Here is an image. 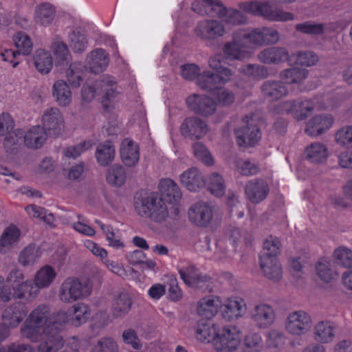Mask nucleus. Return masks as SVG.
I'll return each instance as SVG.
<instances>
[{
	"instance_id": "nucleus-1",
	"label": "nucleus",
	"mask_w": 352,
	"mask_h": 352,
	"mask_svg": "<svg viewBox=\"0 0 352 352\" xmlns=\"http://www.w3.org/2000/svg\"><path fill=\"white\" fill-rule=\"evenodd\" d=\"M69 321V316L65 311L52 314L45 305H40L34 309L21 328L24 338L32 342H47L56 349L61 345L60 332Z\"/></svg>"
},
{
	"instance_id": "nucleus-2",
	"label": "nucleus",
	"mask_w": 352,
	"mask_h": 352,
	"mask_svg": "<svg viewBox=\"0 0 352 352\" xmlns=\"http://www.w3.org/2000/svg\"><path fill=\"white\" fill-rule=\"evenodd\" d=\"M135 208L142 217H148L157 223L164 221L168 217L165 202L155 193H151L145 197L137 198Z\"/></svg>"
},
{
	"instance_id": "nucleus-3",
	"label": "nucleus",
	"mask_w": 352,
	"mask_h": 352,
	"mask_svg": "<svg viewBox=\"0 0 352 352\" xmlns=\"http://www.w3.org/2000/svg\"><path fill=\"white\" fill-rule=\"evenodd\" d=\"M239 8L243 12L254 16H262L271 21H287L294 19V15L280 9L273 8L268 1L253 0L241 2Z\"/></svg>"
},
{
	"instance_id": "nucleus-4",
	"label": "nucleus",
	"mask_w": 352,
	"mask_h": 352,
	"mask_svg": "<svg viewBox=\"0 0 352 352\" xmlns=\"http://www.w3.org/2000/svg\"><path fill=\"white\" fill-rule=\"evenodd\" d=\"M91 292V287L87 282H81L76 278H68L61 284L58 297L62 302L71 303L88 296Z\"/></svg>"
},
{
	"instance_id": "nucleus-5",
	"label": "nucleus",
	"mask_w": 352,
	"mask_h": 352,
	"mask_svg": "<svg viewBox=\"0 0 352 352\" xmlns=\"http://www.w3.org/2000/svg\"><path fill=\"white\" fill-rule=\"evenodd\" d=\"M241 337L239 332L234 327L219 328L214 340V349L220 352H234L239 346Z\"/></svg>"
},
{
	"instance_id": "nucleus-6",
	"label": "nucleus",
	"mask_w": 352,
	"mask_h": 352,
	"mask_svg": "<svg viewBox=\"0 0 352 352\" xmlns=\"http://www.w3.org/2000/svg\"><path fill=\"white\" fill-rule=\"evenodd\" d=\"M243 122L245 125L235 131L237 144L239 146H254L261 138L260 129L252 117L246 116Z\"/></svg>"
},
{
	"instance_id": "nucleus-7",
	"label": "nucleus",
	"mask_w": 352,
	"mask_h": 352,
	"mask_svg": "<svg viewBox=\"0 0 352 352\" xmlns=\"http://www.w3.org/2000/svg\"><path fill=\"white\" fill-rule=\"evenodd\" d=\"M285 327L292 335L305 334L311 327V316L304 311H294L288 315Z\"/></svg>"
},
{
	"instance_id": "nucleus-8",
	"label": "nucleus",
	"mask_w": 352,
	"mask_h": 352,
	"mask_svg": "<svg viewBox=\"0 0 352 352\" xmlns=\"http://www.w3.org/2000/svg\"><path fill=\"white\" fill-rule=\"evenodd\" d=\"M188 107L196 114L208 117L217 110V102L210 97L193 94L186 99Z\"/></svg>"
},
{
	"instance_id": "nucleus-9",
	"label": "nucleus",
	"mask_w": 352,
	"mask_h": 352,
	"mask_svg": "<svg viewBox=\"0 0 352 352\" xmlns=\"http://www.w3.org/2000/svg\"><path fill=\"white\" fill-rule=\"evenodd\" d=\"M238 30L232 34V41L227 42L223 47V52L226 58L230 60H243L250 56L247 50L248 46Z\"/></svg>"
},
{
	"instance_id": "nucleus-10",
	"label": "nucleus",
	"mask_w": 352,
	"mask_h": 352,
	"mask_svg": "<svg viewBox=\"0 0 352 352\" xmlns=\"http://www.w3.org/2000/svg\"><path fill=\"white\" fill-rule=\"evenodd\" d=\"M195 32L197 36L205 40H214L224 35V25L216 19H205L199 21Z\"/></svg>"
},
{
	"instance_id": "nucleus-11",
	"label": "nucleus",
	"mask_w": 352,
	"mask_h": 352,
	"mask_svg": "<svg viewBox=\"0 0 352 352\" xmlns=\"http://www.w3.org/2000/svg\"><path fill=\"white\" fill-rule=\"evenodd\" d=\"M190 222L199 227H207L213 218V208L208 203L199 201L194 204L188 210Z\"/></svg>"
},
{
	"instance_id": "nucleus-12",
	"label": "nucleus",
	"mask_w": 352,
	"mask_h": 352,
	"mask_svg": "<svg viewBox=\"0 0 352 352\" xmlns=\"http://www.w3.org/2000/svg\"><path fill=\"white\" fill-rule=\"evenodd\" d=\"M180 131L186 138L200 139L208 131L207 123L197 117L186 118L182 123Z\"/></svg>"
},
{
	"instance_id": "nucleus-13",
	"label": "nucleus",
	"mask_w": 352,
	"mask_h": 352,
	"mask_svg": "<svg viewBox=\"0 0 352 352\" xmlns=\"http://www.w3.org/2000/svg\"><path fill=\"white\" fill-rule=\"evenodd\" d=\"M43 128L50 136L56 137L63 129V119L60 111L56 107L46 109L42 117Z\"/></svg>"
},
{
	"instance_id": "nucleus-14",
	"label": "nucleus",
	"mask_w": 352,
	"mask_h": 352,
	"mask_svg": "<svg viewBox=\"0 0 352 352\" xmlns=\"http://www.w3.org/2000/svg\"><path fill=\"white\" fill-rule=\"evenodd\" d=\"M268 192V185L262 179H252L245 186V196L253 204H257L264 200Z\"/></svg>"
},
{
	"instance_id": "nucleus-15",
	"label": "nucleus",
	"mask_w": 352,
	"mask_h": 352,
	"mask_svg": "<svg viewBox=\"0 0 352 352\" xmlns=\"http://www.w3.org/2000/svg\"><path fill=\"white\" fill-rule=\"evenodd\" d=\"M258 60L266 65H278L288 61L289 54L288 50L283 47H267L257 54Z\"/></svg>"
},
{
	"instance_id": "nucleus-16",
	"label": "nucleus",
	"mask_w": 352,
	"mask_h": 352,
	"mask_svg": "<svg viewBox=\"0 0 352 352\" xmlns=\"http://www.w3.org/2000/svg\"><path fill=\"white\" fill-rule=\"evenodd\" d=\"M333 121V118L330 114L316 116L307 122L305 133L309 136L321 135L331 127Z\"/></svg>"
},
{
	"instance_id": "nucleus-17",
	"label": "nucleus",
	"mask_w": 352,
	"mask_h": 352,
	"mask_svg": "<svg viewBox=\"0 0 352 352\" xmlns=\"http://www.w3.org/2000/svg\"><path fill=\"white\" fill-rule=\"evenodd\" d=\"M27 314V307L21 302H16L3 311L2 318L10 327L14 328L23 320Z\"/></svg>"
},
{
	"instance_id": "nucleus-18",
	"label": "nucleus",
	"mask_w": 352,
	"mask_h": 352,
	"mask_svg": "<svg viewBox=\"0 0 352 352\" xmlns=\"http://www.w3.org/2000/svg\"><path fill=\"white\" fill-rule=\"evenodd\" d=\"M251 318L258 327L265 329L274 322L275 313L271 306L259 304L252 310Z\"/></svg>"
},
{
	"instance_id": "nucleus-19",
	"label": "nucleus",
	"mask_w": 352,
	"mask_h": 352,
	"mask_svg": "<svg viewBox=\"0 0 352 352\" xmlns=\"http://www.w3.org/2000/svg\"><path fill=\"white\" fill-rule=\"evenodd\" d=\"M261 91L268 100L276 101L287 96L288 89L282 80H268L263 83Z\"/></svg>"
},
{
	"instance_id": "nucleus-20",
	"label": "nucleus",
	"mask_w": 352,
	"mask_h": 352,
	"mask_svg": "<svg viewBox=\"0 0 352 352\" xmlns=\"http://www.w3.org/2000/svg\"><path fill=\"white\" fill-rule=\"evenodd\" d=\"M120 157L126 166L134 167L140 160V149L137 143L129 139L124 140L120 145Z\"/></svg>"
},
{
	"instance_id": "nucleus-21",
	"label": "nucleus",
	"mask_w": 352,
	"mask_h": 352,
	"mask_svg": "<svg viewBox=\"0 0 352 352\" xmlns=\"http://www.w3.org/2000/svg\"><path fill=\"white\" fill-rule=\"evenodd\" d=\"M182 184L188 190L195 192L204 187L206 180L201 173L196 168H190L180 175Z\"/></svg>"
},
{
	"instance_id": "nucleus-22",
	"label": "nucleus",
	"mask_w": 352,
	"mask_h": 352,
	"mask_svg": "<svg viewBox=\"0 0 352 352\" xmlns=\"http://www.w3.org/2000/svg\"><path fill=\"white\" fill-rule=\"evenodd\" d=\"M221 305L220 297L216 296L205 297L198 302L197 313L203 318L210 320L217 314Z\"/></svg>"
},
{
	"instance_id": "nucleus-23",
	"label": "nucleus",
	"mask_w": 352,
	"mask_h": 352,
	"mask_svg": "<svg viewBox=\"0 0 352 352\" xmlns=\"http://www.w3.org/2000/svg\"><path fill=\"white\" fill-rule=\"evenodd\" d=\"M160 198L169 204L178 203L182 198V192L177 184L170 179H163L160 182Z\"/></svg>"
},
{
	"instance_id": "nucleus-24",
	"label": "nucleus",
	"mask_w": 352,
	"mask_h": 352,
	"mask_svg": "<svg viewBox=\"0 0 352 352\" xmlns=\"http://www.w3.org/2000/svg\"><path fill=\"white\" fill-rule=\"evenodd\" d=\"M132 300L126 292H120L113 296L111 304V314L114 318H120L126 316L130 311Z\"/></svg>"
},
{
	"instance_id": "nucleus-25",
	"label": "nucleus",
	"mask_w": 352,
	"mask_h": 352,
	"mask_svg": "<svg viewBox=\"0 0 352 352\" xmlns=\"http://www.w3.org/2000/svg\"><path fill=\"white\" fill-rule=\"evenodd\" d=\"M47 133L39 126H34L24 133L23 142L26 146L30 148H41L47 140Z\"/></svg>"
},
{
	"instance_id": "nucleus-26",
	"label": "nucleus",
	"mask_w": 352,
	"mask_h": 352,
	"mask_svg": "<svg viewBox=\"0 0 352 352\" xmlns=\"http://www.w3.org/2000/svg\"><path fill=\"white\" fill-rule=\"evenodd\" d=\"M56 16V9L50 3H42L35 7L34 21L36 24L48 26L52 23Z\"/></svg>"
},
{
	"instance_id": "nucleus-27",
	"label": "nucleus",
	"mask_w": 352,
	"mask_h": 352,
	"mask_svg": "<svg viewBox=\"0 0 352 352\" xmlns=\"http://www.w3.org/2000/svg\"><path fill=\"white\" fill-rule=\"evenodd\" d=\"M260 267L264 275L274 281H277L282 276V268L276 257H263L259 259Z\"/></svg>"
},
{
	"instance_id": "nucleus-28",
	"label": "nucleus",
	"mask_w": 352,
	"mask_h": 352,
	"mask_svg": "<svg viewBox=\"0 0 352 352\" xmlns=\"http://www.w3.org/2000/svg\"><path fill=\"white\" fill-rule=\"evenodd\" d=\"M21 232L16 226L12 225L7 227L0 236V252L6 253L18 243Z\"/></svg>"
},
{
	"instance_id": "nucleus-29",
	"label": "nucleus",
	"mask_w": 352,
	"mask_h": 352,
	"mask_svg": "<svg viewBox=\"0 0 352 352\" xmlns=\"http://www.w3.org/2000/svg\"><path fill=\"white\" fill-rule=\"evenodd\" d=\"M90 71L94 74L103 72L109 64L108 56L104 50L98 48L93 50L88 57Z\"/></svg>"
},
{
	"instance_id": "nucleus-30",
	"label": "nucleus",
	"mask_w": 352,
	"mask_h": 352,
	"mask_svg": "<svg viewBox=\"0 0 352 352\" xmlns=\"http://www.w3.org/2000/svg\"><path fill=\"white\" fill-rule=\"evenodd\" d=\"M245 305L242 299L230 300L226 304L221 303L219 309L222 316L226 320L230 321L241 317L245 309Z\"/></svg>"
},
{
	"instance_id": "nucleus-31",
	"label": "nucleus",
	"mask_w": 352,
	"mask_h": 352,
	"mask_svg": "<svg viewBox=\"0 0 352 352\" xmlns=\"http://www.w3.org/2000/svg\"><path fill=\"white\" fill-rule=\"evenodd\" d=\"M95 156L98 164L107 166L111 163L115 157V147L110 141H106L98 144Z\"/></svg>"
},
{
	"instance_id": "nucleus-32",
	"label": "nucleus",
	"mask_w": 352,
	"mask_h": 352,
	"mask_svg": "<svg viewBox=\"0 0 352 352\" xmlns=\"http://www.w3.org/2000/svg\"><path fill=\"white\" fill-rule=\"evenodd\" d=\"M34 65L41 74H48L53 65L52 57L50 53L45 50L38 49L33 55Z\"/></svg>"
},
{
	"instance_id": "nucleus-33",
	"label": "nucleus",
	"mask_w": 352,
	"mask_h": 352,
	"mask_svg": "<svg viewBox=\"0 0 352 352\" xmlns=\"http://www.w3.org/2000/svg\"><path fill=\"white\" fill-rule=\"evenodd\" d=\"M99 86L102 92L104 93L102 98V104L105 109L108 108L107 102H110L118 95L119 92L116 90V83L114 78L111 76H104L100 80Z\"/></svg>"
},
{
	"instance_id": "nucleus-34",
	"label": "nucleus",
	"mask_w": 352,
	"mask_h": 352,
	"mask_svg": "<svg viewBox=\"0 0 352 352\" xmlns=\"http://www.w3.org/2000/svg\"><path fill=\"white\" fill-rule=\"evenodd\" d=\"M219 327L218 325L208 321H200L197 327L196 333L198 340L202 342L214 343V340L218 333Z\"/></svg>"
},
{
	"instance_id": "nucleus-35",
	"label": "nucleus",
	"mask_w": 352,
	"mask_h": 352,
	"mask_svg": "<svg viewBox=\"0 0 352 352\" xmlns=\"http://www.w3.org/2000/svg\"><path fill=\"white\" fill-rule=\"evenodd\" d=\"M308 76L307 69L297 67L284 69L279 74L280 78L285 80V84H300L307 78Z\"/></svg>"
},
{
	"instance_id": "nucleus-36",
	"label": "nucleus",
	"mask_w": 352,
	"mask_h": 352,
	"mask_svg": "<svg viewBox=\"0 0 352 352\" xmlns=\"http://www.w3.org/2000/svg\"><path fill=\"white\" fill-rule=\"evenodd\" d=\"M315 340L320 343H327L333 340L334 327L329 321H321L316 324L314 331Z\"/></svg>"
},
{
	"instance_id": "nucleus-37",
	"label": "nucleus",
	"mask_w": 352,
	"mask_h": 352,
	"mask_svg": "<svg viewBox=\"0 0 352 352\" xmlns=\"http://www.w3.org/2000/svg\"><path fill=\"white\" fill-rule=\"evenodd\" d=\"M53 96L61 106H67L72 102V92L67 82L63 80L55 82L53 85Z\"/></svg>"
},
{
	"instance_id": "nucleus-38",
	"label": "nucleus",
	"mask_w": 352,
	"mask_h": 352,
	"mask_svg": "<svg viewBox=\"0 0 352 352\" xmlns=\"http://www.w3.org/2000/svg\"><path fill=\"white\" fill-rule=\"evenodd\" d=\"M68 43L74 53H82L87 47L88 39L83 32L76 28L69 33Z\"/></svg>"
},
{
	"instance_id": "nucleus-39",
	"label": "nucleus",
	"mask_w": 352,
	"mask_h": 352,
	"mask_svg": "<svg viewBox=\"0 0 352 352\" xmlns=\"http://www.w3.org/2000/svg\"><path fill=\"white\" fill-rule=\"evenodd\" d=\"M52 49L57 64L63 67H67L71 63L72 56L67 44L62 41H56L52 44Z\"/></svg>"
},
{
	"instance_id": "nucleus-40",
	"label": "nucleus",
	"mask_w": 352,
	"mask_h": 352,
	"mask_svg": "<svg viewBox=\"0 0 352 352\" xmlns=\"http://www.w3.org/2000/svg\"><path fill=\"white\" fill-rule=\"evenodd\" d=\"M107 182L114 186H122L126 179V173L124 168L118 164L111 166L106 173Z\"/></svg>"
},
{
	"instance_id": "nucleus-41",
	"label": "nucleus",
	"mask_w": 352,
	"mask_h": 352,
	"mask_svg": "<svg viewBox=\"0 0 352 352\" xmlns=\"http://www.w3.org/2000/svg\"><path fill=\"white\" fill-rule=\"evenodd\" d=\"M208 190L215 197H222L226 192V184L223 178L218 173H212L206 181Z\"/></svg>"
},
{
	"instance_id": "nucleus-42",
	"label": "nucleus",
	"mask_w": 352,
	"mask_h": 352,
	"mask_svg": "<svg viewBox=\"0 0 352 352\" xmlns=\"http://www.w3.org/2000/svg\"><path fill=\"white\" fill-rule=\"evenodd\" d=\"M197 84L201 89L209 92L221 87L219 80L215 74L210 71L204 72L200 74L198 76Z\"/></svg>"
},
{
	"instance_id": "nucleus-43",
	"label": "nucleus",
	"mask_w": 352,
	"mask_h": 352,
	"mask_svg": "<svg viewBox=\"0 0 352 352\" xmlns=\"http://www.w3.org/2000/svg\"><path fill=\"white\" fill-rule=\"evenodd\" d=\"M66 71V76L69 84L74 87H78L83 80L84 65L79 62L69 63Z\"/></svg>"
},
{
	"instance_id": "nucleus-44",
	"label": "nucleus",
	"mask_w": 352,
	"mask_h": 352,
	"mask_svg": "<svg viewBox=\"0 0 352 352\" xmlns=\"http://www.w3.org/2000/svg\"><path fill=\"white\" fill-rule=\"evenodd\" d=\"M282 246L280 239L272 235L268 236L263 242V250L260 258L276 257L280 253Z\"/></svg>"
},
{
	"instance_id": "nucleus-45",
	"label": "nucleus",
	"mask_w": 352,
	"mask_h": 352,
	"mask_svg": "<svg viewBox=\"0 0 352 352\" xmlns=\"http://www.w3.org/2000/svg\"><path fill=\"white\" fill-rule=\"evenodd\" d=\"M13 42L17 48V53L24 56L29 55L33 48V43L30 36L22 31L13 36Z\"/></svg>"
},
{
	"instance_id": "nucleus-46",
	"label": "nucleus",
	"mask_w": 352,
	"mask_h": 352,
	"mask_svg": "<svg viewBox=\"0 0 352 352\" xmlns=\"http://www.w3.org/2000/svg\"><path fill=\"white\" fill-rule=\"evenodd\" d=\"M25 280V276L22 271L19 269H13L8 274L6 278V282L13 289L14 297H22L20 288L25 287V285H21Z\"/></svg>"
},
{
	"instance_id": "nucleus-47",
	"label": "nucleus",
	"mask_w": 352,
	"mask_h": 352,
	"mask_svg": "<svg viewBox=\"0 0 352 352\" xmlns=\"http://www.w3.org/2000/svg\"><path fill=\"white\" fill-rule=\"evenodd\" d=\"M307 157L312 163H321L327 156V148L321 143H313L306 149Z\"/></svg>"
},
{
	"instance_id": "nucleus-48",
	"label": "nucleus",
	"mask_w": 352,
	"mask_h": 352,
	"mask_svg": "<svg viewBox=\"0 0 352 352\" xmlns=\"http://www.w3.org/2000/svg\"><path fill=\"white\" fill-rule=\"evenodd\" d=\"M56 276V273L54 270L50 265H45L36 273L34 282L40 289L49 287Z\"/></svg>"
},
{
	"instance_id": "nucleus-49",
	"label": "nucleus",
	"mask_w": 352,
	"mask_h": 352,
	"mask_svg": "<svg viewBox=\"0 0 352 352\" xmlns=\"http://www.w3.org/2000/svg\"><path fill=\"white\" fill-rule=\"evenodd\" d=\"M41 256L40 248L36 245H28L25 248L19 256V262L23 266L34 263Z\"/></svg>"
},
{
	"instance_id": "nucleus-50",
	"label": "nucleus",
	"mask_w": 352,
	"mask_h": 352,
	"mask_svg": "<svg viewBox=\"0 0 352 352\" xmlns=\"http://www.w3.org/2000/svg\"><path fill=\"white\" fill-rule=\"evenodd\" d=\"M223 15L221 19L228 24L242 25L248 21L247 16L241 11L231 8L226 7Z\"/></svg>"
},
{
	"instance_id": "nucleus-51",
	"label": "nucleus",
	"mask_w": 352,
	"mask_h": 352,
	"mask_svg": "<svg viewBox=\"0 0 352 352\" xmlns=\"http://www.w3.org/2000/svg\"><path fill=\"white\" fill-rule=\"evenodd\" d=\"M25 210L31 217L39 218L49 225H52L54 222V214L52 212H48L44 208L36 205H30L25 208Z\"/></svg>"
},
{
	"instance_id": "nucleus-52",
	"label": "nucleus",
	"mask_w": 352,
	"mask_h": 352,
	"mask_svg": "<svg viewBox=\"0 0 352 352\" xmlns=\"http://www.w3.org/2000/svg\"><path fill=\"white\" fill-rule=\"evenodd\" d=\"M47 342H41L37 348L33 349L29 344H12L8 346L6 352H50L53 350L52 345Z\"/></svg>"
},
{
	"instance_id": "nucleus-53",
	"label": "nucleus",
	"mask_w": 352,
	"mask_h": 352,
	"mask_svg": "<svg viewBox=\"0 0 352 352\" xmlns=\"http://www.w3.org/2000/svg\"><path fill=\"white\" fill-rule=\"evenodd\" d=\"M243 352H260L263 348L261 336L256 333H250L245 336L243 344Z\"/></svg>"
},
{
	"instance_id": "nucleus-54",
	"label": "nucleus",
	"mask_w": 352,
	"mask_h": 352,
	"mask_svg": "<svg viewBox=\"0 0 352 352\" xmlns=\"http://www.w3.org/2000/svg\"><path fill=\"white\" fill-rule=\"evenodd\" d=\"M238 31L241 35V36L243 38L248 47L250 43L257 45H264L262 28H254L250 31L243 29H239Z\"/></svg>"
},
{
	"instance_id": "nucleus-55",
	"label": "nucleus",
	"mask_w": 352,
	"mask_h": 352,
	"mask_svg": "<svg viewBox=\"0 0 352 352\" xmlns=\"http://www.w3.org/2000/svg\"><path fill=\"white\" fill-rule=\"evenodd\" d=\"M118 346L114 339L103 337L92 346L90 352H118Z\"/></svg>"
},
{
	"instance_id": "nucleus-56",
	"label": "nucleus",
	"mask_w": 352,
	"mask_h": 352,
	"mask_svg": "<svg viewBox=\"0 0 352 352\" xmlns=\"http://www.w3.org/2000/svg\"><path fill=\"white\" fill-rule=\"evenodd\" d=\"M72 322L74 326L85 323L90 316L89 307L83 303H78L73 307Z\"/></svg>"
},
{
	"instance_id": "nucleus-57",
	"label": "nucleus",
	"mask_w": 352,
	"mask_h": 352,
	"mask_svg": "<svg viewBox=\"0 0 352 352\" xmlns=\"http://www.w3.org/2000/svg\"><path fill=\"white\" fill-rule=\"evenodd\" d=\"M333 257L338 265L344 267H352V250L346 247L340 246L333 252Z\"/></svg>"
},
{
	"instance_id": "nucleus-58",
	"label": "nucleus",
	"mask_w": 352,
	"mask_h": 352,
	"mask_svg": "<svg viewBox=\"0 0 352 352\" xmlns=\"http://www.w3.org/2000/svg\"><path fill=\"white\" fill-rule=\"evenodd\" d=\"M239 70L246 76L254 78H265L269 75L268 69L266 67L256 64L243 65Z\"/></svg>"
},
{
	"instance_id": "nucleus-59",
	"label": "nucleus",
	"mask_w": 352,
	"mask_h": 352,
	"mask_svg": "<svg viewBox=\"0 0 352 352\" xmlns=\"http://www.w3.org/2000/svg\"><path fill=\"white\" fill-rule=\"evenodd\" d=\"M5 135L3 144L7 152L9 153H12L14 150V146L21 144L24 140V131L22 129L10 131Z\"/></svg>"
},
{
	"instance_id": "nucleus-60",
	"label": "nucleus",
	"mask_w": 352,
	"mask_h": 352,
	"mask_svg": "<svg viewBox=\"0 0 352 352\" xmlns=\"http://www.w3.org/2000/svg\"><path fill=\"white\" fill-rule=\"evenodd\" d=\"M205 15L211 17H222L226 6L219 0H204Z\"/></svg>"
},
{
	"instance_id": "nucleus-61",
	"label": "nucleus",
	"mask_w": 352,
	"mask_h": 352,
	"mask_svg": "<svg viewBox=\"0 0 352 352\" xmlns=\"http://www.w3.org/2000/svg\"><path fill=\"white\" fill-rule=\"evenodd\" d=\"M295 29L297 32L302 34L319 35L322 34L324 32V24L312 21H305L296 24Z\"/></svg>"
},
{
	"instance_id": "nucleus-62",
	"label": "nucleus",
	"mask_w": 352,
	"mask_h": 352,
	"mask_svg": "<svg viewBox=\"0 0 352 352\" xmlns=\"http://www.w3.org/2000/svg\"><path fill=\"white\" fill-rule=\"evenodd\" d=\"M235 167L239 173L245 176L256 175L260 170L258 164L250 160L240 159L236 160Z\"/></svg>"
},
{
	"instance_id": "nucleus-63",
	"label": "nucleus",
	"mask_w": 352,
	"mask_h": 352,
	"mask_svg": "<svg viewBox=\"0 0 352 352\" xmlns=\"http://www.w3.org/2000/svg\"><path fill=\"white\" fill-rule=\"evenodd\" d=\"M296 63L305 67H311L316 65L318 60L316 54L311 51L298 52L296 54Z\"/></svg>"
},
{
	"instance_id": "nucleus-64",
	"label": "nucleus",
	"mask_w": 352,
	"mask_h": 352,
	"mask_svg": "<svg viewBox=\"0 0 352 352\" xmlns=\"http://www.w3.org/2000/svg\"><path fill=\"white\" fill-rule=\"evenodd\" d=\"M335 139L340 145L352 147V126H346L341 128L337 131Z\"/></svg>"
}]
</instances>
